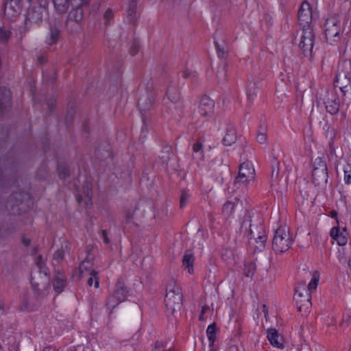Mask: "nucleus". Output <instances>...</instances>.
<instances>
[{"mask_svg": "<svg viewBox=\"0 0 351 351\" xmlns=\"http://www.w3.org/2000/svg\"><path fill=\"white\" fill-rule=\"evenodd\" d=\"M11 32L9 30L0 27V42L5 43L10 37Z\"/></svg>", "mask_w": 351, "mask_h": 351, "instance_id": "72a5a7b5", "label": "nucleus"}, {"mask_svg": "<svg viewBox=\"0 0 351 351\" xmlns=\"http://www.w3.org/2000/svg\"><path fill=\"white\" fill-rule=\"evenodd\" d=\"M47 272L45 271V276L42 277L41 280L39 281L36 278H32V285L33 289L38 293L39 295H44L45 291H47L49 287V279L46 276Z\"/></svg>", "mask_w": 351, "mask_h": 351, "instance_id": "a211bd4d", "label": "nucleus"}, {"mask_svg": "<svg viewBox=\"0 0 351 351\" xmlns=\"http://www.w3.org/2000/svg\"><path fill=\"white\" fill-rule=\"evenodd\" d=\"M184 77H186V78L189 77V74L188 71H185L184 73Z\"/></svg>", "mask_w": 351, "mask_h": 351, "instance_id": "bf43d9fd", "label": "nucleus"}, {"mask_svg": "<svg viewBox=\"0 0 351 351\" xmlns=\"http://www.w3.org/2000/svg\"><path fill=\"white\" fill-rule=\"evenodd\" d=\"M258 87L254 83H250L247 86L246 94L247 99L250 101H253L257 94Z\"/></svg>", "mask_w": 351, "mask_h": 351, "instance_id": "a878e982", "label": "nucleus"}, {"mask_svg": "<svg viewBox=\"0 0 351 351\" xmlns=\"http://www.w3.org/2000/svg\"><path fill=\"white\" fill-rule=\"evenodd\" d=\"M315 34L311 25L302 26L298 31L296 40L298 42V46L305 56H311L314 45Z\"/></svg>", "mask_w": 351, "mask_h": 351, "instance_id": "7ed1b4c3", "label": "nucleus"}, {"mask_svg": "<svg viewBox=\"0 0 351 351\" xmlns=\"http://www.w3.org/2000/svg\"><path fill=\"white\" fill-rule=\"evenodd\" d=\"M5 312V306L2 302H0V316L3 315Z\"/></svg>", "mask_w": 351, "mask_h": 351, "instance_id": "3c124183", "label": "nucleus"}, {"mask_svg": "<svg viewBox=\"0 0 351 351\" xmlns=\"http://www.w3.org/2000/svg\"><path fill=\"white\" fill-rule=\"evenodd\" d=\"M318 281H319V276H316V274H314L312 280L308 285V290H310V291L315 290L317 288Z\"/></svg>", "mask_w": 351, "mask_h": 351, "instance_id": "e433bc0d", "label": "nucleus"}, {"mask_svg": "<svg viewBox=\"0 0 351 351\" xmlns=\"http://www.w3.org/2000/svg\"><path fill=\"white\" fill-rule=\"evenodd\" d=\"M43 351H59L56 349H55L53 347H46L45 348Z\"/></svg>", "mask_w": 351, "mask_h": 351, "instance_id": "6e6d98bb", "label": "nucleus"}, {"mask_svg": "<svg viewBox=\"0 0 351 351\" xmlns=\"http://www.w3.org/2000/svg\"><path fill=\"white\" fill-rule=\"evenodd\" d=\"M317 99L319 103H323L328 112L331 114L338 113L339 110V98L334 91L322 90L317 93Z\"/></svg>", "mask_w": 351, "mask_h": 351, "instance_id": "20e7f679", "label": "nucleus"}, {"mask_svg": "<svg viewBox=\"0 0 351 351\" xmlns=\"http://www.w3.org/2000/svg\"><path fill=\"white\" fill-rule=\"evenodd\" d=\"M256 269V267L254 263H250L248 264L245 265V267L243 269V272L245 276L251 277L253 276Z\"/></svg>", "mask_w": 351, "mask_h": 351, "instance_id": "473e14b6", "label": "nucleus"}, {"mask_svg": "<svg viewBox=\"0 0 351 351\" xmlns=\"http://www.w3.org/2000/svg\"><path fill=\"white\" fill-rule=\"evenodd\" d=\"M132 219V215L130 213L127 214V222L129 223Z\"/></svg>", "mask_w": 351, "mask_h": 351, "instance_id": "13d9d810", "label": "nucleus"}, {"mask_svg": "<svg viewBox=\"0 0 351 351\" xmlns=\"http://www.w3.org/2000/svg\"><path fill=\"white\" fill-rule=\"evenodd\" d=\"M267 339L270 343L276 348L283 347V338L275 328L267 329Z\"/></svg>", "mask_w": 351, "mask_h": 351, "instance_id": "6ab92c4d", "label": "nucleus"}, {"mask_svg": "<svg viewBox=\"0 0 351 351\" xmlns=\"http://www.w3.org/2000/svg\"><path fill=\"white\" fill-rule=\"evenodd\" d=\"M294 300L297 304L298 311L306 315L311 307L310 293L305 289L303 293L296 291Z\"/></svg>", "mask_w": 351, "mask_h": 351, "instance_id": "ddd939ff", "label": "nucleus"}, {"mask_svg": "<svg viewBox=\"0 0 351 351\" xmlns=\"http://www.w3.org/2000/svg\"><path fill=\"white\" fill-rule=\"evenodd\" d=\"M47 1L42 4L40 1H32L27 9L25 27H27L28 22L38 23L43 19V13L45 10Z\"/></svg>", "mask_w": 351, "mask_h": 351, "instance_id": "0eeeda50", "label": "nucleus"}, {"mask_svg": "<svg viewBox=\"0 0 351 351\" xmlns=\"http://www.w3.org/2000/svg\"><path fill=\"white\" fill-rule=\"evenodd\" d=\"M83 190H84V197H85V199L86 200V204H87L88 202L90 201L92 191H91L90 188L88 186V185L84 186L83 188Z\"/></svg>", "mask_w": 351, "mask_h": 351, "instance_id": "ea45409f", "label": "nucleus"}, {"mask_svg": "<svg viewBox=\"0 0 351 351\" xmlns=\"http://www.w3.org/2000/svg\"><path fill=\"white\" fill-rule=\"evenodd\" d=\"M276 169L274 167L272 171H271V178L272 179H276L278 176V173H279V168H278V165H279V163L278 162H276Z\"/></svg>", "mask_w": 351, "mask_h": 351, "instance_id": "49530a36", "label": "nucleus"}, {"mask_svg": "<svg viewBox=\"0 0 351 351\" xmlns=\"http://www.w3.org/2000/svg\"><path fill=\"white\" fill-rule=\"evenodd\" d=\"M162 153L165 155L161 156L163 162H167L170 158L171 155V148L170 147H166L163 149Z\"/></svg>", "mask_w": 351, "mask_h": 351, "instance_id": "f704fd0d", "label": "nucleus"}, {"mask_svg": "<svg viewBox=\"0 0 351 351\" xmlns=\"http://www.w3.org/2000/svg\"><path fill=\"white\" fill-rule=\"evenodd\" d=\"M137 5L136 1H130L128 4V8L127 10V14L128 16V21L130 23H134L136 20V10Z\"/></svg>", "mask_w": 351, "mask_h": 351, "instance_id": "393cba45", "label": "nucleus"}, {"mask_svg": "<svg viewBox=\"0 0 351 351\" xmlns=\"http://www.w3.org/2000/svg\"><path fill=\"white\" fill-rule=\"evenodd\" d=\"M5 14L14 17L19 14L22 10L21 1H5L3 4Z\"/></svg>", "mask_w": 351, "mask_h": 351, "instance_id": "f3484780", "label": "nucleus"}, {"mask_svg": "<svg viewBox=\"0 0 351 351\" xmlns=\"http://www.w3.org/2000/svg\"><path fill=\"white\" fill-rule=\"evenodd\" d=\"M234 204H235L234 202H233L232 201H230V200H228L223 204V208H222V212L224 214V215L228 217V216H230L232 214V210H233L234 207Z\"/></svg>", "mask_w": 351, "mask_h": 351, "instance_id": "7c9ffc66", "label": "nucleus"}, {"mask_svg": "<svg viewBox=\"0 0 351 351\" xmlns=\"http://www.w3.org/2000/svg\"><path fill=\"white\" fill-rule=\"evenodd\" d=\"M59 176L62 179H65L69 176V172L66 169H62L61 170L60 167L58 168Z\"/></svg>", "mask_w": 351, "mask_h": 351, "instance_id": "79ce46f5", "label": "nucleus"}, {"mask_svg": "<svg viewBox=\"0 0 351 351\" xmlns=\"http://www.w3.org/2000/svg\"><path fill=\"white\" fill-rule=\"evenodd\" d=\"M53 285V289L56 292L60 293L63 291L66 285V278L62 272L57 271Z\"/></svg>", "mask_w": 351, "mask_h": 351, "instance_id": "4be33fe9", "label": "nucleus"}, {"mask_svg": "<svg viewBox=\"0 0 351 351\" xmlns=\"http://www.w3.org/2000/svg\"><path fill=\"white\" fill-rule=\"evenodd\" d=\"M55 8L60 13L65 12L69 8V1H52Z\"/></svg>", "mask_w": 351, "mask_h": 351, "instance_id": "c756f323", "label": "nucleus"}, {"mask_svg": "<svg viewBox=\"0 0 351 351\" xmlns=\"http://www.w3.org/2000/svg\"><path fill=\"white\" fill-rule=\"evenodd\" d=\"M194 256L190 252H186L183 256L182 258V265L186 269H188V272L189 274L193 273V262H194Z\"/></svg>", "mask_w": 351, "mask_h": 351, "instance_id": "5701e85b", "label": "nucleus"}, {"mask_svg": "<svg viewBox=\"0 0 351 351\" xmlns=\"http://www.w3.org/2000/svg\"><path fill=\"white\" fill-rule=\"evenodd\" d=\"M204 142V138L200 137L198 141L193 144V150L195 153H200L201 158H204V153L202 152L203 143Z\"/></svg>", "mask_w": 351, "mask_h": 351, "instance_id": "2f4dec72", "label": "nucleus"}, {"mask_svg": "<svg viewBox=\"0 0 351 351\" xmlns=\"http://www.w3.org/2000/svg\"><path fill=\"white\" fill-rule=\"evenodd\" d=\"M138 48H139V47H138V44H136V43L133 44L130 49L131 55L135 56L138 51Z\"/></svg>", "mask_w": 351, "mask_h": 351, "instance_id": "de8ad7c7", "label": "nucleus"}, {"mask_svg": "<svg viewBox=\"0 0 351 351\" xmlns=\"http://www.w3.org/2000/svg\"><path fill=\"white\" fill-rule=\"evenodd\" d=\"M215 332H216V328L215 325L214 324H210L208 326L206 330V335L208 337V339L209 340V344L210 346H212L214 343V341L215 340Z\"/></svg>", "mask_w": 351, "mask_h": 351, "instance_id": "bb28decb", "label": "nucleus"}, {"mask_svg": "<svg viewBox=\"0 0 351 351\" xmlns=\"http://www.w3.org/2000/svg\"><path fill=\"white\" fill-rule=\"evenodd\" d=\"M155 101V95L146 92L138 99V108L141 112H146L153 108Z\"/></svg>", "mask_w": 351, "mask_h": 351, "instance_id": "2eb2a0df", "label": "nucleus"}, {"mask_svg": "<svg viewBox=\"0 0 351 351\" xmlns=\"http://www.w3.org/2000/svg\"><path fill=\"white\" fill-rule=\"evenodd\" d=\"M162 349H167L166 345H165L162 341H156L155 343L154 349L152 351H158Z\"/></svg>", "mask_w": 351, "mask_h": 351, "instance_id": "37998d69", "label": "nucleus"}, {"mask_svg": "<svg viewBox=\"0 0 351 351\" xmlns=\"http://www.w3.org/2000/svg\"><path fill=\"white\" fill-rule=\"evenodd\" d=\"M166 95L173 103H177L181 99L180 90L176 84H170L167 88Z\"/></svg>", "mask_w": 351, "mask_h": 351, "instance_id": "412c9836", "label": "nucleus"}, {"mask_svg": "<svg viewBox=\"0 0 351 351\" xmlns=\"http://www.w3.org/2000/svg\"><path fill=\"white\" fill-rule=\"evenodd\" d=\"M214 101L208 96L202 98L199 105V112L206 117L212 114L214 112Z\"/></svg>", "mask_w": 351, "mask_h": 351, "instance_id": "dca6fc26", "label": "nucleus"}, {"mask_svg": "<svg viewBox=\"0 0 351 351\" xmlns=\"http://www.w3.org/2000/svg\"><path fill=\"white\" fill-rule=\"evenodd\" d=\"M31 243V241L29 239H27V238H23V243L25 245V246H28Z\"/></svg>", "mask_w": 351, "mask_h": 351, "instance_id": "603ef678", "label": "nucleus"}, {"mask_svg": "<svg viewBox=\"0 0 351 351\" xmlns=\"http://www.w3.org/2000/svg\"><path fill=\"white\" fill-rule=\"evenodd\" d=\"M25 196V193L22 192H16L11 194L5 202L7 210L12 215L20 214V206L23 203Z\"/></svg>", "mask_w": 351, "mask_h": 351, "instance_id": "9b49d317", "label": "nucleus"}, {"mask_svg": "<svg viewBox=\"0 0 351 351\" xmlns=\"http://www.w3.org/2000/svg\"><path fill=\"white\" fill-rule=\"evenodd\" d=\"M250 223L252 225V229L253 230V231H254V232H256V231H257V230H257V229H256L257 226H259V224H260V223H261V224H262V223H261V221H258V223H256V224H252V223H251V220H250V223H248L247 221H243V223H242V225H241V228H245V229H247V226H249V227H250Z\"/></svg>", "mask_w": 351, "mask_h": 351, "instance_id": "a19ab883", "label": "nucleus"}, {"mask_svg": "<svg viewBox=\"0 0 351 351\" xmlns=\"http://www.w3.org/2000/svg\"><path fill=\"white\" fill-rule=\"evenodd\" d=\"M257 141L261 144H265L267 141V129L264 127H261L256 136Z\"/></svg>", "mask_w": 351, "mask_h": 351, "instance_id": "c85d7f7f", "label": "nucleus"}, {"mask_svg": "<svg viewBox=\"0 0 351 351\" xmlns=\"http://www.w3.org/2000/svg\"><path fill=\"white\" fill-rule=\"evenodd\" d=\"M127 291L124 284L119 281L115 287L114 294L110 295L106 301V306L114 308L119 303L125 300Z\"/></svg>", "mask_w": 351, "mask_h": 351, "instance_id": "9d476101", "label": "nucleus"}, {"mask_svg": "<svg viewBox=\"0 0 351 351\" xmlns=\"http://www.w3.org/2000/svg\"><path fill=\"white\" fill-rule=\"evenodd\" d=\"M254 177L255 170L252 165L248 162H243L240 165L239 175L234 183L247 185L250 181L254 180Z\"/></svg>", "mask_w": 351, "mask_h": 351, "instance_id": "6e6552de", "label": "nucleus"}, {"mask_svg": "<svg viewBox=\"0 0 351 351\" xmlns=\"http://www.w3.org/2000/svg\"><path fill=\"white\" fill-rule=\"evenodd\" d=\"M199 319L202 320V321L204 320V315H202V313H201V315L199 316Z\"/></svg>", "mask_w": 351, "mask_h": 351, "instance_id": "0e129e2a", "label": "nucleus"}, {"mask_svg": "<svg viewBox=\"0 0 351 351\" xmlns=\"http://www.w3.org/2000/svg\"><path fill=\"white\" fill-rule=\"evenodd\" d=\"M313 5L309 1H302L298 10V21L302 26L310 25L313 16Z\"/></svg>", "mask_w": 351, "mask_h": 351, "instance_id": "4468645a", "label": "nucleus"}, {"mask_svg": "<svg viewBox=\"0 0 351 351\" xmlns=\"http://www.w3.org/2000/svg\"><path fill=\"white\" fill-rule=\"evenodd\" d=\"M101 237H102V238H103V239H104V241L106 243H107V244L110 243V239H109V238L108 237V234H107L106 230H103L101 231Z\"/></svg>", "mask_w": 351, "mask_h": 351, "instance_id": "8fccbe9b", "label": "nucleus"}, {"mask_svg": "<svg viewBox=\"0 0 351 351\" xmlns=\"http://www.w3.org/2000/svg\"><path fill=\"white\" fill-rule=\"evenodd\" d=\"M60 36V31L56 27H51L49 32V38L47 40L48 43L52 45L56 43Z\"/></svg>", "mask_w": 351, "mask_h": 351, "instance_id": "cd10ccee", "label": "nucleus"}, {"mask_svg": "<svg viewBox=\"0 0 351 351\" xmlns=\"http://www.w3.org/2000/svg\"><path fill=\"white\" fill-rule=\"evenodd\" d=\"M38 61L40 62V64L43 63L45 61L44 58H40L38 59Z\"/></svg>", "mask_w": 351, "mask_h": 351, "instance_id": "680f3d73", "label": "nucleus"}, {"mask_svg": "<svg viewBox=\"0 0 351 351\" xmlns=\"http://www.w3.org/2000/svg\"><path fill=\"white\" fill-rule=\"evenodd\" d=\"M346 228L340 230L339 227H334L330 230V237L340 246H343L347 243L348 239L346 236Z\"/></svg>", "mask_w": 351, "mask_h": 351, "instance_id": "aec40b11", "label": "nucleus"}, {"mask_svg": "<svg viewBox=\"0 0 351 351\" xmlns=\"http://www.w3.org/2000/svg\"><path fill=\"white\" fill-rule=\"evenodd\" d=\"M208 311H210V308L208 306H204L202 308L201 313L204 315Z\"/></svg>", "mask_w": 351, "mask_h": 351, "instance_id": "864d4df0", "label": "nucleus"}, {"mask_svg": "<svg viewBox=\"0 0 351 351\" xmlns=\"http://www.w3.org/2000/svg\"><path fill=\"white\" fill-rule=\"evenodd\" d=\"M328 169L326 161L321 157H317L313 162L312 171L313 182L315 185H324L328 181Z\"/></svg>", "mask_w": 351, "mask_h": 351, "instance_id": "39448f33", "label": "nucleus"}, {"mask_svg": "<svg viewBox=\"0 0 351 351\" xmlns=\"http://www.w3.org/2000/svg\"><path fill=\"white\" fill-rule=\"evenodd\" d=\"M215 47L217 51V55L220 58H225L227 51L225 50L224 47L220 46L217 42H215Z\"/></svg>", "mask_w": 351, "mask_h": 351, "instance_id": "58836bf2", "label": "nucleus"}, {"mask_svg": "<svg viewBox=\"0 0 351 351\" xmlns=\"http://www.w3.org/2000/svg\"><path fill=\"white\" fill-rule=\"evenodd\" d=\"M77 199L78 202H79V203H80V202H81V201L82 200V195H79V196L77 197Z\"/></svg>", "mask_w": 351, "mask_h": 351, "instance_id": "052dcab7", "label": "nucleus"}, {"mask_svg": "<svg viewBox=\"0 0 351 351\" xmlns=\"http://www.w3.org/2000/svg\"><path fill=\"white\" fill-rule=\"evenodd\" d=\"M292 243L293 238L288 227H280L276 230L272 241V249L276 253L287 252L291 247Z\"/></svg>", "mask_w": 351, "mask_h": 351, "instance_id": "f03ea898", "label": "nucleus"}, {"mask_svg": "<svg viewBox=\"0 0 351 351\" xmlns=\"http://www.w3.org/2000/svg\"><path fill=\"white\" fill-rule=\"evenodd\" d=\"M104 17L107 21H110L113 17V12L112 10L108 9L104 14Z\"/></svg>", "mask_w": 351, "mask_h": 351, "instance_id": "09e8293b", "label": "nucleus"}, {"mask_svg": "<svg viewBox=\"0 0 351 351\" xmlns=\"http://www.w3.org/2000/svg\"><path fill=\"white\" fill-rule=\"evenodd\" d=\"M324 32L328 42L332 43L339 39L341 32L340 19L337 16L326 19L324 24Z\"/></svg>", "mask_w": 351, "mask_h": 351, "instance_id": "423d86ee", "label": "nucleus"}, {"mask_svg": "<svg viewBox=\"0 0 351 351\" xmlns=\"http://www.w3.org/2000/svg\"><path fill=\"white\" fill-rule=\"evenodd\" d=\"M252 225L250 224V236L249 238L250 242H255L256 245L255 247L257 250L262 251V250L265 247V243L267 241V237L265 233L264 228L263 224H259L256 227V232H254L252 229Z\"/></svg>", "mask_w": 351, "mask_h": 351, "instance_id": "f8f14e48", "label": "nucleus"}, {"mask_svg": "<svg viewBox=\"0 0 351 351\" xmlns=\"http://www.w3.org/2000/svg\"><path fill=\"white\" fill-rule=\"evenodd\" d=\"M165 302L167 310L171 314L181 309L182 305V290L173 279L169 280L167 284Z\"/></svg>", "mask_w": 351, "mask_h": 351, "instance_id": "f257e3e1", "label": "nucleus"}, {"mask_svg": "<svg viewBox=\"0 0 351 351\" xmlns=\"http://www.w3.org/2000/svg\"><path fill=\"white\" fill-rule=\"evenodd\" d=\"M64 252L65 250L63 246H62L60 249H58V250L56 251V252L53 254V258L56 260L58 262L62 261L64 258Z\"/></svg>", "mask_w": 351, "mask_h": 351, "instance_id": "c9c22d12", "label": "nucleus"}, {"mask_svg": "<svg viewBox=\"0 0 351 351\" xmlns=\"http://www.w3.org/2000/svg\"><path fill=\"white\" fill-rule=\"evenodd\" d=\"M67 246H68V243L66 241H65V248H67Z\"/></svg>", "mask_w": 351, "mask_h": 351, "instance_id": "338daca9", "label": "nucleus"}, {"mask_svg": "<svg viewBox=\"0 0 351 351\" xmlns=\"http://www.w3.org/2000/svg\"><path fill=\"white\" fill-rule=\"evenodd\" d=\"M263 311H264V313H265V317L267 318V315H268V310H267V308L265 305H263Z\"/></svg>", "mask_w": 351, "mask_h": 351, "instance_id": "4d7b16f0", "label": "nucleus"}, {"mask_svg": "<svg viewBox=\"0 0 351 351\" xmlns=\"http://www.w3.org/2000/svg\"><path fill=\"white\" fill-rule=\"evenodd\" d=\"M237 140L235 131L229 130L226 132V135L223 138V143L225 145L230 146L234 143Z\"/></svg>", "mask_w": 351, "mask_h": 351, "instance_id": "b1692460", "label": "nucleus"}, {"mask_svg": "<svg viewBox=\"0 0 351 351\" xmlns=\"http://www.w3.org/2000/svg\"><path fill=\"white\" fill-rule=\"evenodd\" d=\"M112 302H115L117 303V300L116 298H113L112 300H111Z\"/></svg>", "mask_w": 351, "mask_h": 351, "instance_id": "69168bd1", "label": "nucleus"}, {"mask_svg": "<svg viewBox=\"0 0 351 351\" xmlns=\"http://www.w3.org/2000/svg\"><path fill=\"white\" fill-rule=\"evenodd\" d=\"M189 194L184 191H182L181 192V195H180V208H183L186 206V204L187 202V200L189 199Z\"/></svg>", "mask_w": 351, "mask_h": 351, "instance_id": "4c0bfd02", "label": "nucleus"}, {"mask_svg": "<svg viewBox=\"0 0 351 351\" xmlns=\"http://www.w3.org/2000/svg\"><path fill=\"white\" fill-rule=\"evenodd\" d=\"M92 263L90 261L86 258L80 265L79 270L82 274L88 276L87 284L91 287L94 282V287L98 289L99 287V281L98 272L95 269H91Z\"/></svg>", "mask_w": 351, "mask_h": 351, "instance_id": "1a4fd4ad", "label": "nucleus"}, {"mask_svg": "<svg viewBox=\"0 0 351 351\" xmlns=\"http://www.w3.org/2000/svg\"><path fill=\"white\" fill-rule=\"evenodd\" d=\"M75 12L79 14L78 16H77L78 17V19L76 18L75 20L76 21L80 20L81 18H82V11H81V10L80 9H77L75 10Z\"/></svg>", "mask_w": 351, "mask_h": 351, "instance_id": "5fc2aeb1", "label": "nucleus"}, {"mask_svg": "<svg viewBox=\"0 0 351 351\" xmlns=\"http://www.w3.org/2000/svg\"><path fill=\"white\" fill-rule=\"evenodd\" d=\"M344 182L347 184H351V174L347 170H344Z\"/></svg>", "mask_w": 351, "mask_h": 351, "instance_id": "c03bdc74", "label": "nucleus"}, {"mask_svg": "<svg viewBox=\"0 0 351 351\" xmlns=\"http://www.w3.org/2000/svg\"><path fill=\"white\" fill-rule=\"evenodd\" d=\"M331 215H332V217L336 216L337 215V213L335 211L332 210L331 212Z\"/></svg>", "mask_w": 351, "mask_h": 351, "instance_id": "e2e57ef3", "label": "nucleus"}, {"mask_svg": "<svg viewBox=\"0 0 351 351\" xmlns=\"http://www.w3.org/2000/svg\"><path fill=\"white\" fill-rule=\"evenodd\" d=\"M36 265L41 269L44 265V261L42 255H38L36 258Z\"/></svg>", "mask_w": 351, "mask_h": 351, "instance_id": "a18cd8bd", "label": "nucleus"}]
</instances>
